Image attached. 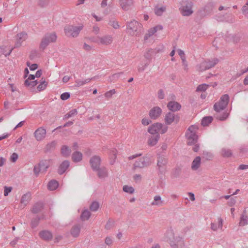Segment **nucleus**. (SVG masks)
<instances>
[{
	"label": "nucleus",
	"mask_w": 248,
	"mask_h": 248,
	"mask_svg": "<svg viewBox=\"0 0 248 248\" xmlns=\"http://www.w3.org/2000/svg\"><path fill=\"white\" fill-rule=\"evenodd\" d=\"M198 130V127L196 125H191L188 128L186 133L188 144L192 145L197 142L198 140V136L197 135Z\"/></svg>",
	"instance_id": "obj_1"
},
{
	"label": "nucleus",
	"mask_w": 248,
	"mask_h": 248,
	"mask_svg": "<svg viewBox=\"0 0 248 248\" xmlns=\"http://www.w3.org/2000/svg\"><path fill=\"white\" fill-rule=\"evenodd\" d=\"M142 27L141 24L137 21H131L127 25V32L132 35L137 36L141 32Z\"/></svg>",
	"instance_id": "obj_2"
},
{
	"label": "nucleus",
	"mask_w": 248,
	"mask_h": 248,
	"mask_svg": "<svg viewBox=\"0 0 248 248\" xmlns=\"http://www.w3.org/2000/svg\"><path fill=\"white\" fill-rule=\"evenodd\" d=\"M168 130V127L161 123H156L149 126L148 132L151 135H156L159 134L160 132L161 134L165 133Z\"/></svg>",
	"instance_id": "obj_3"
},
{
	"label": "nucleus",
	"mask_w": 248,
	"mask_h": 248,
	"mask_svg": "<svg viewBox=\"0 0 248 248\" xmlns=\"http://www.w3.org/2000/svg\"><path fill=\"white\" fill-rule=\"evenodd\" d=\"M89 40L93 43L98 45L108 46L113 42V37L110 35H106L102 36L92 37Z\"/></svg>",
	"instance_id": "obj_4"
},
{
	"label": "nucleus",
	"mask_w": 248,
	"mask_h": 248,
	"mask_svg": "<svg viewBox=\"0 0 248 248\" xmlns=\"http://www.w3.org/2000/svg\"><path fill=\"white\" fill-rule=\"evenodd\" d=\"M57 36L55 32H50L46 33L42 39L40 46L44 49L50 43L55 42L57 40Z\"/></svg>",
	"instance_id": "obj_5"
},
{
	"label": "nucleus",
	"mask_w": 248,
	"mask_h": 248,
	"mask_svg": "<svg viewBox=\"0 0 248 248\" xmlns=\"http://www.w3.org/2000/svg\"><path fill=\"white\" fill-rule=\"evenodd\" d=\"M83 26H67L64 28V31L66 35L68 36L73 37H77L80 31L82 30Z\"/></svg>",
	"instance_id": "obj_6"
},
{
	"label": "nucleus",
	"mask_w": 248,
	"mask_h": 248,
	"mask_svg": "<svg viewBox=\"0 0 248 248\" xmlns=\"http://www.w3.org/2000/svg\"><path fill=\"white\" fill-rule=\"evenodd\" d=\"M164 240L169 242L172 248H178L176 243L178 242L179 238L175 237L172 230L167 231L164 234Z\"/></svg>",
	"instance_id": "obj_7"
},
{
	"label": "nucleus",
	"mask_w": 248,
	"mask_h": 248,
	"mask_svg": "<svg viewBox=\"0 0 248 248\" xmlns=\"http://www.w3.org/2000/svg\"><path fill=\"white\" fill-rule=\"evenodd\" d=\"M229 97L228 94L222 95L218 102L216 103L214 106L215 110L219 112L221 110H223L228 104Z\"/></svg>",
	"instance_id": "obj_8"
},
{
	"label": "nucleus",
	"mask_w": 248,
	"mask_h": 248,
	"mask_svg": "<svg viewBox=\"0 0 248 248\" xmlns=\"http://www.w3.org/2000/svg\"><path fill=\"white\" fill-rule=\"evenodd\" d=\"M192 3L191 1H183L180 8L181 13L184 16H189L193 13Z\"/></svg>",
	"instance_id": "obj_9"
},
{
	"label": "nucleus",
	"mask_w": 248,
	"mask_h": 248,
	"mask_svg": "<svg viewBox=\"0 0 248 248\" xmlns=\"http://www.w3.org/2000/svg\"><path fill=\"white\" fill-rule=\"evenodd\" d=\"M218 62V59L216 58L211 60L204 61L201 63L198 67V69L202 71L209 69L214 67Z\"/></svg>",
	"instance_id": "obj_10"
},
{
	"label": "nucleus",
	"mask_w": 248,
	"mask_h": 248,
	"mask_svg": "<svg viewBox=\"0 0 248 248\" xmlns=\"http://www.w3.org/2000/svg\"><path fill=\"white\" fill-rule=\"evenodd\" d=\"M150 164L149 159L147 157L142 156L136 160L133 164V169H142L148 166Z\"/></svg>",
	"instance_id": "obj_11"
},
{
	"label": "nucleus",
	"mask_w": 248,
	"mask_h": 248,
	"mask_svg": "<svg viewBox=\"0 0 248 248\" xmlns=\"http://www.w3.org/2000/svg\"><path fill=\"white\" fill-rule=\"evenodd\" d=\"M33 134L34 138L37 141H42L46 137V129L43 127H40L34 131Z\"/></svg>",
	"instance_id": "obj_12"
},
{
	"label": "nucleus",
	"mask_w": 248,
	"mask_h": 248,
	"mask_svg": "<svg viewBox=\"0 0 248 248\" xmlns=\"http://www.w3.org/2000/svg\"><path fill=\"white\" fill-rule=\"evenodd\" d=\"M150 63V59L146 55H144V58L141 59L140 63L138 64L137 68L139 72L144 71Z\"/></svg>",
	"instance_id": "obj_13"
},
{
	"label": "nucleus",
	"mask_w": 248,
	"mask_h": 248,
	"mask_svg": "<svg viewBox=\"0 0 248 248\" xmlns=\"http://www.w3.org/2000/svg\"><path fill=\"white\" fill-rule=\"evenodd\" d=\"M162 109L159 107H154L149 111V116L152 119H156L162 113Z\"/></svg>",
	"instance_id": "obj_14"
},
{
	"label": "nucleus",
	"mask_w": 248,
	"mask_h": 248,
	"mask_svg": "<svg viewBox=\"0 0 248 248\" xmlns=\"http://www.w3.org/2000/svg\"><path fill=\"white\" fill-rule=\"evenodd\" d=\"M27 38V34L25 32H20L18 33L16 36V41L15 47H20L23 41H25Z\"/></svg>",
	"instance_id": "obj_15"
},
{
	"label": "nucleus",
	"mask_w": 248,
	"mask_h": 248,
	"mask_svg": "<svg viewBox=\"0 0 248 248\" xmlns=\"http://www.w3.org/2000/svg\"><path fill=\"white\" fill-rule=\"evenodd\" d=\"M163 27L161 25H157L155 27L152 28L148 30L147 32L144 35V40H147L149 39L151 36L154 35L157 31L162 30Z\"/></svg>",
	"instance_id": "obj_16"
},
{
	"label": "nucleus",
	"mask_w": 248,
	"mask_h": 248,
	"mask_svg": "<svg viewBox=\"0 0 248 248\" xmlns=\"http://www.w3.org/2000/svg\"><path fill=\"white\" fill-rule=\"evenodd\" d=\"M31 195L30 192H27L22 196L20 205L21 208H24L29 203L31 200Z\"/></svg>",
	"instance_id": "obj_17"
},
{
	"label": "nucleus",
	"mask_w": 248,
	"mask_h": 248,
	"mask_svg": "<svg viewBox=\"0 0 248 248\" xmlns=\"http://www.w3.org/2000/svg\"><path fill=\"white\" fill-rule=\"evenodd\" d=\"M120 5L123 10L127 11L133 6V0H120Z\"/></svg>",
	"instance_id": "obj_18"
},
{
	"label": "nucleus",
	"mask_w": 248,
	"mask_h": 248,
	"mask_svg": "<svg viewBox=\"0 0 248 248\" xmlns=\"http://www.w3.org/2000/svg\"><path fill=\"white\" fill-rule=\"evenodd\" d=\"M90 164L93 170H97L100 166L101 159L98 156H94L90 159Z\"/></svg>",
	"instance_id": "obj_19"
},
{
	"label": "nucleus",
	"mask_w": 248,
	"mask_h": 248,
	"mask_svg": "<svg viewBox=\"0 0 248 248\" xmlns=\"http://www.w3.org/2000/svg\"><path fill=\"white\" fill-rule=\"evenodd\" d=\"M164 204V201L160 196L156 195L154 196L153 201L150 205L154 207H160Z\"/></svg>",
	"instance_id": "obj_20"
},
{
	"label": "nucleus",
	"mask_w": 248,
	"mask_h": 248,
	"mask_svg": "<svg viewBox=\"0 0 248 248\" xmlns=\"http://www.w3.org/2000/svg\"><path fill=\"white\" fill-rule=\"evenodd\" d=\"M167 163V159L165 157L162 156L158 157L157 160V167L160 172H163L164 171Z\"/></svg>",
	"instance_id": "obj_21"
},
{
	"label": "nucleus",
	"mask_w": 248,
	"mask_h": 248,
	"mask_svg": "<svg viewBox=\"0 0 248 248\" xmlns=\"http://www.w3.org/2000/svg\"><path fill=\"white\" fill-rule=\"evenodd\" d=\"M159 139V134H157L156 135H152L148 137L147 143L150 146H154L157 144Z\"/></svg>",
	"instance_id": "obj_22"
},
{
	"label": "nucleus",
	"mask_w": 248,
	"mask_h": 248,
	"mask_svg": "<svg viewBox=\"0 0 248 248\" xmlns=\"http://www.w3.org/2000/svg\"><path fill=\"white\" fill-rule=\"evenodd\" d=\"M223 227V220L220 217L217 218V222L211 223V229L214 231H217L218 229H222Z\"/></svg>",
	"instance_id": "obj_23"
},
{
	"label": "nucleus",
	"mask_w": 248,
	"mask_h": 248,
	"mask_svg": "<svg viewBox=\"0 0 248 248\" xmlns=\"http://www.w3.org/2000/svg\"><path fill=\"white\" fill-rule=\"evenodd\" d=\"M40 237L46 241H48L52 238L53 235L50 231L44 230L39 232Z\"/></svg>",
	"instance_id": "obj_24"
},
{
	"label": "nucleus",
	"mask_w": 248,
	"mask_h": 248,
	"mask_svg": "<svg viewBox=\"0 0 248 248\" xmlns=\"http://www.w3.org/2000/svg\"><path fill=\"white\" fill-rule=\"evenodd\" d=\"M167 107L170 110L172 111L179 110L181 108V105L178 102L175 101H171L169 102Z\"/></svg>",
	"instance_id": "obj_25"
},
{
	"label": "nucleus",
	"mask_w": 248,
	"mask_h": 248,
	"mask_svg": "<svg viewBox=\"0 0 248 248\" xmlns=\"http://www.w3.org/2000/svg\"><path fill=\"white\" fill-rule=\"evenodd\" d=\"M201 158L200 156H197L192 161L191 169L193 170H197L201 166Z\"/></svg>",
	"instance_id": "obj_26"
},
{
	"label": "nucleus",
	"mask_w": 248,
	"mask_h": 248,
	"mask_svg": "<svg viewBox=\"0 0 248 248\" xmlns=\"http://www.w3.org/2000/svg\"><path fill=\"white\" fill-rule=\"evenodd\" d=\"M166 7L165 6L157 5L155 7L154 12L156 15L160 16L165 12Z\"/></svg>",
	"instance_id": "obj_27"
},
{
	"label": "nucleus",
	"mask_w": 248,
	"mask_h": 248,
	"mask_svg": "<svg viewBox=\"0 0 248 248\" xmlns=\"http://www.w3.org/2000/svg\"><path fill=\"white\" fill-rule=\"evenodd\" d=\"M69 162L68 161L65 160L64 161L60 166L59 170H58V173L60 174H62L67 169L69 166Z\"/></svg>",
	"instance_id": "obj_28"
},
{
	"label": "nucleus",
	"mask_w": 248,
	"mask_h": 248,
	"mask_svg": "<svg viewBox=\"0 0 248 248\" xmlns=\"http://www.w3.org/2000/svg\"><path fill=\"white\" fill-rule=\"evenodd\" d=\"M98 171L97 175L98 177L100 178H104L108 176V170L106 168H101L99 169V168L96 170Z\"/></svg>",
	"instance_id": "obj_29"
},
{
	"label": "nucleus",
	"mask_w": 248,
	"mask_h": 248,
	"mask_svg": "<svg viewBox=\"0 0 248 248\" xmlns=\"http://www.w3.org/2000/svg\"><path fill=\"white\" fill-rule=\"evenodd\" d=\"M174 120V114L172 112L168 113L165 117V122L166 124H170Z\"/></svg>",
	"instance_id": "obj_30"
},
{
	"label": "nucleus",
	"mask_w": 248,
	"mask_h": 248,
	"mask_svg": "<svg viewBox=\"0 0 248 248\" xmlns=\"http://www.w3.org/2000/svg\"><path fill=\"white\" fill-rule=\"evenodd\" d=\"M61 153L65 157L69 156L71 153L70 148L66 145H63L61 147Z\"/></svg>",
	"instance_id": "obj_31"
},
{
	"label": "nucleus",
	"mask_w": 248,
	"mask_h": 248,
	"mask_svg": "<svg viewBox=\"0 0 248 248\" xmlns=\"http://www.w3.org/2000/svg\"><path fill=\"white\" fill-rule=\"evenodd\" d=\"M72 158L74 162H78L82 159V154L81 153L78 151L75 152L72 154Z\"/></svg>",
	"instance_id": "obj_32"
},
{
	"label": "nucleus",
	"mask_w": 248,
	"mask_h": 248,
	"mask_svg": "<svg viewBox=\"0 0 248 248\" xmlns=\"http://www.w3.org/2000/svg\"><path fill=\"white\" fill-rule=\"evenodd\" d=\"M80 231V227L79 225H75L71 229V234L73 237H76L79 235Z\"/></svg>",
	"instance_id": "obj_33"
},
{
	"label": "nucleus",
	"mask_w": 248,
	"mask_h": 248,
	"mask_svg": "<svg viewBox=\"0 0 248 248\" xmlns=\"http://www.w3.org/2000/svg\"><path fill=\"white\" fill-rule=\"evenodd\" d=\"M92 79V78H88L85 79L84 80L77 79L75 81L76 86L78 87L83 86L84 85L89 83Z\"/></svg>",
	"instance_id": "obj_34"
},
{
	"label": "nucleus",
	"mask_w": 248,
	"mask_h": 248,
	"mask_svg": "<svg viewBox=\"0 0 248 248\" xmlns=\"http://www.w3.org/2000/svg\"><path fill=\"white\" fill-rule=\"evenodd\" d=\"M58 183L57 181H56L55 180L50 181L47 185L48 188L50 190H55L58 187Z\"/></svg>",
	"instance_id": "obj_35"
},
{
	"label": "nucleus",
	"mask_w": 248,
	"mask_h": 248,
	"mask_svg": "<svg viewBox=\"0 0 248 248\" xmlns=\"http://www.w3.org/2000/svg\"><path fill=\"white\" fill-rule=\"evenodd\" d=\"M213 121V118L211 116H207L203 118L202 121V124L205 126H207Z\"/></svg>",
	"instance_id": "obj_36"
},
{
	"label": "nucleus",
	"mask_w": 248,
	"mask_h": 248,
	"mask_svg": "<svg viewBox=\"0 0 248 248\" xmlns=\"http://www.w3.org/2000/svg\"><path fill=\"white\" fill-rule=\"evenodd\" d=\"M42 170V172H45L49 167V163L47 160H44L40 162L39 164Z\"/></svg>",
	"instance_id": "obj_37"
},
{
	"label": "nucleus",
	"mask_w": 248,
	"mask_h": 248,
	"mask_svg": "<svg viewBox=\"0 0 248 248\" xmlns=\"http://www.w3.org/2000/svg\"><path fill=\"white\" fill-rule=\"evenodd\" d=\"M248 224V217L245 214H242L240 218L239 225L245 226Z\"/></svg>",
	"instance_id": "obj_38"
},
{
	"label": "nucleus",
	"mask_w": 248,
	"mask_h": 248,
	"mask_svg": "<svg viewBox=\"0 0 248 248\" xmlns=\"http://www.w3.org/2000/svg\"><path fill=\"white\" fill-rule=\"evenodd\" d=\"M90 216H91L90 212H89V210L86 209V210H84L82 212V213L80 217L82 220H86L89 218Z\"/></svg>",
	"instance_id": "obj_39"
},
{
	"label": "nucleus",
	"mask_w": 248,
	"mask_h": 248,
	"mask_svg": "<svg viewBox=\"0 0 248 248\" xmlns=\"http://www.w3.org/2000/svg\"><path fill=\"white\" fill-rule=\"evenodd\" d=\"M78 112L76 109L71 110L68 113L66 114L64 116V119H67L73 117L77 114Z\"/></svg>",
	"instance_id": "obj_40"
},
{
	"label": "nucleus",
	"mask_w": 248,
	"mask_h": 248,
	"mask_svg": "<svg viewBox=\"0 0 248 248\" xmlns=\"http://www.w3.org/2000/svg\"><path fill=\"white\" fill-rule=\"evenodd\" d=\"M37 84V80H26L25 81V85L29 88H32L36 86Z\"/></svg>",
	"instance_id": "obj_41"
},
{
	"label": "nucleus",
	"mask_w": 248,
	"mask_h": 248,
	"mask_svg": "<svg viewBox=\"0 0 248 248\" xmlns=\"http://www.w3.org/2000/svg\"><path fill=\"white\" fill-rule=\"evenodd\" d=\"M123 189L124 192L129 194H133L135 191V189L132 186L127 185H124Z\"/></svg>",
	"instance_id": "obj_42"
},
{
	"label": "nucleus",
	"mask_w": 248,
	"mask_h": 248,
	"mask_svg": "<svg viewBox=\"0 0 248 248\" xmlns=\"http://www.w3.org/2000/svg\"><path fill=\"white\" fill-rule=\"evenodd\" d=\"M110 164L113 165L115 162V159L116 158V151L114 149L111 151L110 153Z\"/></svg>",
	"instance_id": "obj_43"
},
{
	"label": "nucleus",
	"mask_w": 248,
	"mask_h": 248,
	"mask_svg": "<svg viewBox=\"0 0 248 248\" xmlns=\"http://www.w3.org/2000/svg\"><path fill=\"white\" fill-rule=\"evenodd\" d=\"M221 155L224 157H230L232 155V153L229 149L223 148L221 150Z\"/></svg>",
	"instance_id": "obj_44"
},
{
	"label": "nucleus",
	"mask_w": 248,
	"mask_h": 248,
	"mask_svg": "<svg viewBox=\"0 0 248 248\" xmlns=\"http://www.w3.org/2000/svg\"><path fill=\"white\" fill-rule=\"evenodd\" d=\"M47 85V83L45 80H43L37 86L38 90L39 91L44 90L46 88Z\"/></svg>",
	"instance_id": "obj_45"
},
{
	"label": "nucleus",
	"mask_w": 248,
	"mask_h": 248,
	"mask_svg": "<svg viewBox=\"0 0 248 248\" xmlns=\"http://www.w3.org/2000/svg\"><path fill=\"white\" fill-rule=\"evenodd\" d=\"M99 207V205L98 202H93L92 203L90 206V209L91 211L93 212L96 211Z\"/></svg>",
	"instance_id": "obj_46"
},
{
	"label": "nucleus",
	"mask_w": 248,
	"mask_h": 248,
	"mask_svg": "<svg viewBox=\"0 0 248 248\" xmlns=\"http://www.w3.org/2000/svg\"><path fill=\"white\" fill-rule=\"evenodd\" d=\"M209 85L206 84H202L199 85L196 89L197 92H204L207 90Z\"/></svg>",
	"instance_id": "obj_47"
},
{
	"label": "nucleus",
	"mask_w": 248,
	"mask_h": 248,
	"mask_svg": "<svg viewBox=\"0 0 248 248\" xmlns=\"http://www.w3.org/2000/svg\"><path fill=\"white\" fill-rule=\"evenodd\" d=\"M12 50L13 48L9 47L8 48V51L6 52L4 50L3 48L0 47V56H1V54H4L6 57L9 56L11 54Z\"/></svg>",
	"instance_id": "obj_48"
},
{
	"label": "nucleus",
	"mask_w": 248,
	"mask_h": 248,
	"mask_svg": "<svg viewBox=\"0 0 248 248\" xmlns=\"http://www.w3.org/2000/svg\"><path fill=\"white\" fill-rule=\"evenodd\" d=\"M122 74V73H118L114 74L111 77H110L109 80H110V81H114V80H116L117 79H118L120 78V76Z\"/></svg>",
	"instance_id": "obj_49"
},
{
	"label": "nucleus",
	"mask_w": 248,
	"mask_h": 248,
	"mask_svg": "<svg viewBox=\"0 0 248 248\" xmlns=\"http://www.w3.org/2000/svg\"><path fill=\"white\" fill-rule=\"evenodd\" d=\"M40 172H42V170L41 168V166L39 164L35 165L33 168V172L36 175L38 176Z\"/></svg>",
	"instance_id": "obj_50"
},
{
	"label": "nucleus",
	"mask_w": 248,
	"mask_h": 248,
	"mask_svg": "<svg viewBox=\"0 0 248 248\" xmlns=\"http://www.w3.org/2000/svg\"><path fill=\"white\" fill-rule=\"evenodd\" d=\"M116 93L115 90L114 89L111 90L105 93V96L107 99H109L111 98L113 94Z\"/></svg>",
	"instance_id": "obj_51"
},
{
	"label": "nucleus",
	"mask_w": 248,
	"mask_h": 248,
	"mask_svg": "<svg viewBox=\"0 0 248 248\" xmlns=\"http://www.w3.org/2000/svg\"><path fill=\"white\" fill-rule=\"evenodd\" d=\"M18 158V155L16 153H14L10 156V160L12 162H16Z\"/></svg>",
	"instance_id": "obj_52"
},
{
	"label": "nucleus",
	"mask_w": 248,
	"mask_h": 248,
	"mask_svg": "<svg viewBox=\"0 0 248 248\" xmlns=\"http://www.w3.org/2000/svg\"><path fill=\"white\" fill-rule=\"evenodd\" d=\"M229 113L227 112H223L222 115L217 116V118L220 120H224L228 117Z\"/></svg>",
	"instance_id": "obj_53"
},
{
	"label": "nucleus",
	"mask_w": 248,
	"mask_h": 248,
	"mask_svg": "<svg viewBox=\"0 0 248 248\" xmlns=\"http://www.w3.org/2000/svg\"><path fill=\"white\" fill-rule=\"evenodd\" d=\"M41 208V205L39 204H35L32 209V212L34 213H37L39 210H40Z\"/></svg>",
	"instance_id": "obj_54"
},
{
	"label": "nucleus",
	"mask_w": 248,
	"mask_h": 248,
	"mask_svg": "<svg viewBox=\"0 0 248 248\" xmlns=\"http://www.w3.org/2000/svg\"><path fill=\"white\" fill-rule=\"evenodd\" d=\"M70 93L66 92L62 93L61 95V99L62 100H65L70 97Z\"/></svg>",
	"instance_id": "obj_55"
},
{
	"label": "nucleus",
	"mask_w": 248,
	"mask_h": 248,
	"mask_svg": "<svg viewBox=\"0 0 248 248\" xmlns=\"http://www.w3.org/2000/svg\"><path fill=\"white\" fill-rule=\"evenodd\" d=\"M109 24L113 27L114 29H118L119 28V25L116 21L115 20H112L110 21Z\"/></svg>",
	"instance_id": "obj_56"
},
{
	"label": "nucleus",
	"mask_w": 248,
	"mask_h": 248,
	"mask_svg": "<svg viewBox=\"0 0 248 248\" xmlns=\"http://www.w3.org/2000/svg\"><path fill=\"white\" fill-rule=\"evenodd\" d=\"M133 179L134 181L136 183L140 182L141 180V175L139 174H135L133 176Z\"/></svg>",
	"instance_id": "obj_57"
},
{
	"label": "nucleus",
	"mask_w": 248,
	"mask_h": 248,
	"mask_svg": "<svg viewBox=\"0 0 248 248\" xmlns=\"http://www.w3.org/2000/svg\"><path fill=\"white\" fill-rule=\"evenodd\" d=\"M27 65L28 67H29L30 69L31 70H34L36 69L38 67V65L37 64H31L30 62H27Z\"/></svg>",
	"instance_id": "obj_58"
},
{
	"label": "nucleus",
	"mask_w": 248,
	"mask_h": 248,
	"mask_svg": "<svg viewBox=\"0 0 248 248\" xmlns=\"http://www.w3.org/2000/svg\"><path fill=\"white\" fill-rule=\"evenodd\" d=\"M4 195L5 196H8L9 193L11 192L12 188L11 187L4 186Z\"/></svg>",
	"instance_id": "obj_59"
},
{
	"label": "nucleus",
	"mask_w": 248,
	"mask_h": 248,
	"mask_svg": "<svg viewBox=\"0 0 248 248\" xmlns=\"http://www.w3.org/2000/svg\"><path fill=\"white\" fill-rule=\"evenodd\" d=\"M141 123L144 125H147L151 123V120L148 118H144L142 119Z\"/></svg>",
	"instance_id": "obj_60"
},
{
	"label": "nucleus",
	"mask_w": 248,
	"mask_h": 248,
	"mask_svg": "<svg viewBox=\"0 0 248 248\" xmlns=\"http://www.w3.org/2000/svg\"><path fill=\"white\" fill-rule=\"evenodd\" d=\"M39 218H35L33 219L31 221V226L32 228H34L38 225L39 222Z\"/></svg>",
	"instance_id": "obj_61"
},
{
	"label": "nucleus",
	"mask_w": 248,
	"mask_h": 248,
	"mask_svg": "<svg viewBox=\"0 0 248 248\" xmlns=\"http://www.w3.org/2000/svg\"><path fill=\"white\" fill-rule=\"evenodd\" d=\"M242 12H243V14H245V15L248 14V2L242 7Z\"/></svg>",
	"instance_id": "obj_62"
},
{
	"label": "nucleus",
	"mask_w": 248,
	"mask_h": 248,
	"mask_svg": "<svg viewBox=\"0 0 248 248\" xmlns=\"http://www.w3.org/2000/svg\"><path fill=\"white\" fill-rule=\"evenodd\" d=\"M83 48L86 51H90L93 49V46L86 43H84L83 44Z\"/></svg>",
	"instance_id": "obj_63"
},
{
	"label": "nucleus",
	"mask_w": 248,
	"mask_h": 248,
	"mask_svg": "<svg viewBox=\"0 0 248 248\" xmlns=\"http://www.w3.org/2000/svg\"><path fill=\"white\" fill-rule=\"evenodd\" d=\"M157 97L160 99H162L164 97V93L162 90H159L157 93Z\"/></svg>",
	"instance_id": "obj_64"
}]
</instances>
